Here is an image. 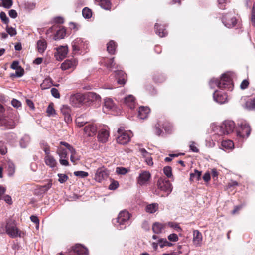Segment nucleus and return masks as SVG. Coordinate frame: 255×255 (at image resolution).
<instances>
[{
  "instance_id": "obj_1",
  "label": "nucleus",
  "mask_w": 255,
  "mask_h": 255,
  "mask_svg": "<svg viewBox=\"0 0 255 255\" xmlns=\"http://www.w3.org/2000/svg\"><path fill=\"white\" fill-rule=\"evenodd\" d=\"M235 123L233 121H225L221 125L216 126L213 129L215 135L212 136L213 139L215 140H220L221 139H218L216 137L232 133L235 128Z\"/></svg>"
},
{
  "instance_id": "obj_2",
  "label": "nucleus",
  "mask_w": 255,
  "mask_h": 255,
  "mask_svg": "<svg viewBox=\"0 0 255 255\" xmlns=\"http://www.w3.org/2000/svg\"><path fill=\"white\" fill-rule=\"evenodd\" d=\"M209 85L211 88H214L216 86L220 89L228 88L230 90L233 89L232 79L228 73L223 74L220 80L212 78L209 82Z\"/></svg>"
},
{
  "instance_id": "obj_3",
  "label": "nucleus",
  "mask_w": 255,
  "mask_h": 255,
  "mask_svg": "<svg viewBox=\"0 0 255 255\" xmlns=\"http://www.w3.org/2000/svg\"><path fill=\"white\" fill-rule=\"evenodd\" d=\"M130 214L126 210L120 212L117 218L113 220V223L119 229H125L128 224Z\"/></svg>"
},
{
  "instance_id": "obj_4",
  "label": "nucleus",
  "mask_w": 255,
  "mask_h": 255,
  "mask_svg": "<svg viewBox=\"0 0 255 255\" xmlns=\"http://www.w3.org/2000/svg\"><path fill=\"white\" fill-rule=\"evenodd\" d=\"M5 229L6 233L12 238L21 237L23 235V233L18 229L15 223L12 220L7 222Z\"/></svg>"
},
{
  "instance_id": "obj_5",
  "label": "nucleus",
  "mask_w": 255,
  "mask_h": 255,
  "mask_svg": "<svg viewBox=\"0 0 255 255\" xmlns=\"http://www.w3.org/2000/svg\"><path fill=\"white\" fill-rule=\"evenodd\" d=\"M117 132L118 135L117 137V142L123 145L127 144L133 135L130 131H125L123 127H120Z\"/></svg>"
},
{
  "instance_id": "obj_6",
  "label": "nucleus",
  "mask_w": 255,
  "mask_h": 255,
  "mask_svg": "<svg viewBox=\"0 0 255 255\" xmlns=\"http://www.w3.org/2000/svg\"><path fill=\"white\" fill-rule=\"evenodd\" d=\"M157 186L161 191L166 193L168 195L172 191V186L169 180L160 178L157 181Z\"/></svg>"
},
{
  "instance_id": "obj_7",
  "label": "nucleus",
  "mask_w": 255,
  "mask_h": 255,
  "mask_svg": "<svg viewBox=\"0 0 255 255\" xmlns=\"http://www.w3.org/2000/svg\"><path fill=\"white\" fill-rule=\"evenodd\" d=\"M151 177V175L148 171L142 170L136 178L137 183L141 186L148 185Z\"/></svg>"
},
{
  "instance_id": "obj_8",
  "label": "nucleus",
  "mask_w": 255,
  "mask_h": 255,
  "mask_svg": "<svg viewBox=\"0 0 255 255\" xmlns=\"http://www.w3.org/2000/svg\"><path fill=\"white\" fill-rule=\"evenodd\" d=\"M87 44L81 38L75 39L72 43L73 53L76 54L80 50L86 48Z\"/></svg>"
},
{
  "instance_id": "obj_9",
  "label": "nucleus",
  "mask_w": 255,
  "mask_h": 255,
  "mask_svg": "<svg viewBox=\"0 0 255 255\" xmlns=\"http://www.w3.org/2000/svg\"><path fill=\"white\" fill-rule=\"evenodd\" d=\"M70 101L72 106L76 107H80L85 101V94L79 93L74 94L70 97Z\"/></svg>"
},
{
  "instance_id": "obj_10",
  "label": "nucleus",
  "mask_w": 255,
  "mask_h": 255,
  "mask_svg": "<svg viewBox=\"0 0 255 255\" xmlns=\"http://www.w3.org/2000/svg\"><path fill=\"white\" fill-rule=\"evenodd\" d=\"M240 130L237 133V135L242 138H247L250 134L251 129L249 125L245 122L240 124Z\"/></svg>"
},
{
  "instance_id": "obj_11",
  "label": "nucleus",
  "mask_w": 255,
  "mask_h": 255,
  "mask_svg": "<svg viewBox=\"0 0 255 255\" xmlns=\"http://www.w3.org/2000/svg\"><path fill=\"white\" fill-rule=\"evenodd\" d=\"M109 175L108 170L104 167H101L97 169L94 177V179L99 182L106 180Z\"/></svg>"
},
{
  "instance_id": "obj_12",
  "label": "nucleus",
  "mask_w": 255,
  "mask_h": 255,
  "mask_svg": "<svg viewBox=\"0 0 255 255\" xmlns=\"http://www.w3.org/2000/svg\"><path fill=\"white\" fill-rule=\"evenodd\" d=\"M222 22L224 25L228 28H232L235 26L237 23V19L233 13H228L223 17Z\"/></svg>"
},
{
  "instance_id": "obj_13",
  "label": "nucleus",
  "mask_w": 255,
  "mask_h": 255,
  "mask_svg": "<svg viewBox=\"0 0 255 255\" xmlns=\"http://www.w3.org/2000/svg\"><path fill=\"white\" fill-rule=\"evenodd\" d=\"M70 255H88V249L81 244H76L69 252Z\"/></svg>"
},
{
  "instance_id": "obj_14",
  "label": "nucleus",
  "mask_w": 255,
  "mask_h": 255,
  "mask_svg": "<svg viewBox=\"0 0 255 255\" xmlns=\"http://www.w3.org/2000/svg\"><path fill=\"white\" fill-rule=\"evenodd\" d=\"M55 49L57 52L55 54V56L57 60H62L66 56L68 51L67 46H61Z\"/></svg>"
},
{
  "instance_id": "obj_15",
  "label": "nucleus",
  "mask_w": 255,
  "mask_h": 255,
  "mask_svg": "<svg viewBox=\"0 0 255 255\" xmlns=\"http://www.w3.org/2000/svg\"><path fill=\"white\" fill-rule=\"evenodd\" d=\"M193 243L196 247H201L203 240V236L200 232L198 230H194L193 232Z\"/></svg>"
},
{
  "instance_id": "obj_16",
  "label": "nucleus",
  "mask_w": 255,
  "mask_h": 255,
  "mask_svg": "<svg viewBox=\"0 0 255 255\" xmlns=\"http://www.w3.org/2000/svg\"><path fill=\"white\" fill-rule=\"evenodd\" d=\"M61 112L64 116L65 121L69 123L72 122V117L71 116V109L68 105H62L60 108Z\"/></svg>"
},
{
  "instance_id": "obj_17",
  "label": "nucleus",
  "mask_w": 255,
  "mask_h": 255,
  "mask_svg": "<svg viewBox=\"0 0 255 255\" xmlns=\"http://www.w3.org/2000/svg\"><path fill=\"white\" fill-rule=\"evenodd\" d=\"M0 125L5 127L6 128L10 129L14 128L16 124L12 119L4 118L0 119Z\"/></svg>"
},
{
  "instance_id": "obj_18",
  "label": "nucleus",
  "mask_w": 255,
  "mask_h": 255,
  "mask_svg": "<svg viewBox=\"0 0 255 255\" xmlns=\"http://www.w3.org/2000/svg\"><path fill=\"white\" fill-rule=\"evenodd\" d=\"M85 100L87 102H99L101 100L100 96L94 92H88L85 94Z\"/></svg>"
},
{
  "instance_id": "obj_19",
  "label": "nucleus",
  "mask_w": 255,
  "mask_h": 255,
  "mask_svg": "<svg viewBox=\"0 0 255 255\" xmlns=\"http://www.w3.org/2000/svg\"><path fill=\"white\" fill-rule=\"evenodd\" d=\"M36 3L30 1H24L20 5V7L27 12H30L34 9Z\"/></svg>"
},
{
  "instance_id": "obj_20",
  "label": "nucleus",
  "mask_w": 255,
  "mask_h": 255,
  "mask_svg": "<svg viewBox=\"0 0 255 255\" xmlns=\"http://www.w3.org/2000/svg\"><path fill=\"white\" fill-rule=\"evenodd\" d=\"M115 76L119 84H125L127 80V75L123 71H115Z\"/></svg>"
},
{
  "instance_id": "obj_21",
  "label": "nucleus",
  "mask_w": 255,
  "mask_h": 255,
  "mask_svg": "<svg viewBox=\"0 0 255 255\" xmlns=\"http://www.w3.org/2000/svg\"><path fill=\"white\" fill-rule=\"evenodd\" d=\"M214 100L220 104L225 103L227 100V96L225 93L219 94L217 91H215L213 93Z\"/></svg>"
},
{
  "instance_id": "obj_22",
  "label": "nucleus",
  "mask_w": 255,
  "mask_h": 255,
  "mask_svg": "<svg viewBox=\"0 0 255 255\" xmlns=\"http://www.w3.org/2000/svg\"><path fill=\"white\" fill-rule=\"evenodd\" d=\"M150 109L147 107L141 106L138 110V117L141 119L147 118L150 113Z\"/></svg>"
},
{
  "instance_id": "obj_23",
  "label": "nucleus",
  "mask_w": 255,
  "mask_h": 255,
  "mask_svg": "<svg viewBox=\"0 0 255 255\" xmlns=\"http://www.w3.org/2000/svg\"><path fill=\"white\" fill-rule=\"evenodd\" d=\"M84 132L89 136L95 135L97 132V128L93 124H89L84 128Z\"/></svg>"
},
{
  "instance_id": "obj_24",
  "label": "nucleus",
  "mask_w": 255,
  "mask_h": 255,
  "mask_svg": "<svg viewBox=\"0 0 255 255\" xmlns=\"http://www.w3.org/2000/svg\"><path fill=\"white\" fill-rule=\"evenodd\" d=\"M109 136V131L106 129H102L99 132L98 138L100 142L104 143L108 140Z\"/></svg>"
},
{
  "instance_id": "obj_25",
  "label": "nucleus",
  "mask_w": 255,
  "mask_h": 255,
  "mask_svg": "<svg viewBox=\"0 0 255 255\" xmlns=\"http://www.w3.org/2000/svg\"><path fill=\"white\" fill-rule=\"evenodd\" d=\"M45 164L51 168L56 166L57 162L54 158L49 154L46 155L44 158Z\"/></svg>"
},
{
  "instance_id": "obj_26",
  "label": "nucleus",
  "mask_w": 255,
  "mask_h": 255,
  "mask_svg": "<svg viewBox=\"0 0 255 255\" xmlns=\"http://www.w3.org/2000/svg\"><path fill=\"white\" fill-rule=\"evenodd\" d=\"M52 85L57 87L59 86V84H53L52 79L48 77L43 81V82L40 84V87L42 89L44 90L49 89Z\"/></svg>"
},
{
  "instance_id": "obj_27",
  "label": "nucleus",
  "mask_w": 255,
  "mask_h": 255,
  "mask_svg": "<svg viewBox=\"0 0 255 255\" xmlns=\"http://www.w3.org/2000/svg\"><path fill=\"white\" fill-rule=\"evenodd\" d=\"M76 66V62L75 61L71 60H66L63 62L61 65V68L62 70H66L72 68Z\"/></svg>"
},
{
  "instance_id": "obj_28",
  "label": "nucleus",
  "mask_w": 255,
  "mask_h": 255,
  "mask_svg": "<svg viewBox=\"0 0 255 255\" xmlns=\"http://www.w3.org/2000/svg\"><path fill=\"white\" fill-rule=\"evenodd\" d=\"M124 102L130 109H133L135 107V99L131 95H129L128 97H125Z\"/></svg>"
},
{
  "instance_id": "obj_29",
  "label": "nucleus",
  "mask_w": 255,
  "mask_h": 255,
  "mask_svg": "<svg viewBox=\"0 0 255 255\" xmlns=\"http://www.w3.org/2000/svg\"><path fill=\"white\" fill-rule=\"evenodd\" d=\"M95 1L104 9L109 10L111 8V3L109 0H95Z\"/></svg>"
},
{
  "instance_id": "obj_30",
  "label": "nucleus",
  "mask_w": 255,
  "mask_h": 255,
  "mask_svg": "<svg viewBox=\"0 0 255 255\" xmlns=\"http://www.w3.org/2000/svg\"><path fill=\"white\" fill-rule=\"evenodd\" d=\"M37 47L39 53H43L47 47L46 41L44 39L38 40L37 42Z\"/></svg>"
},
{
  "instance_id": "obj_31",
  "label": "nucleus",
  "mask_w": 255,
  "mask_h": 255,
  "mask_svg": "<svg viewBox=\"0 0 255 255\" xmlns=\"http://www.w3.org/2000/svg\"><path fill=\"white\" fill-rule=\"evenodd\" d=\"M165 225L159 222H156L152 225L153 232L155 234H160L164 229Z\"/></svg>"
},
{
  "instance_id": "obj_32",
  "label": "nucleus",
  "mask_w": 255,
  "mask_h": 255,
  "mask_svg": "<svg viewBox=\"0 0 255 255\" xmlns=\"http://www.w3.org/2000/svg\"><path fill=\"white\" fill-rule=\"evenodd\" d=\"M155 30L156 33L160 37H165L167 34V32L166 30L159 25L157 23L155 25Z\"/></svg>"
},
{
  "instance_id": "obj_33",
  "label": "nucleus",
  "mask_w": 255,
  "mask_h": 255,
  "mask_svg": "<svg viewBox=\"0 0 255 255\" xmlns=\"http://www.w3.org/2000/svg\"><path fill=\"white\" fill-rule=\"evenodd\" d=\"M222 149L224 150L232 149L234 145L232 141L230 140H224L221 143Z\"/></svg>"
},
{
  "instance_id": "obj_34",
  "label": "nucleus",
  "mask_w": 255,
  "mask_h": 255,
  "mask_svg": "<svg viewBox=\"0 0 255 255\" xmlns=\"http://www.w3.org/2000/svg\"><path fill=\"white\" fill-rule=\"evenodd\" d=\"M158 209V204L157 203H152L147 205L146 206L145 210L148 213H154Z\"/></svg>"
},
{
  "instance_id": "obj_35",
  "label": "nucleus",
  "mask_w": 255,
  "mask_h": 255,
  "mask_svg": "<svg viewBox=\"0 0 255 255\" xmlns=\"http://www.w3.org/2000/svg\"><path fill=\"white\" fill-rule=\"evenodd\" d=\"M30 141V138L28 135H25L20 140V146L22 148L27 147Z\"/></svg>"
},
{
  "instance_id": "obj_36",
  "label": "nucleus",
  "mask_w": 255,
  "mask_h": 255,
  "mask_svg": "<svg viewBox=\"0 0 255 255\" xmlns=\"http://www.w3.org/2000/svg\"><path fill=\"white\" fill-rule=\"evenodd\" d=\"M104 107L108 109H113L115 108V103L113 100L110 98L105 99Z\"/></svg>"
},
{
  "instance_id": "obj_37",
  "label": "nucleus",
  "mask_w": 255,
  "mask_h": 255,
  "mask_svg": "<svg viewBox=\"0 0 255 255\" xmlns=\"http://www.w3.org/2000/svg\"><path fill=\"white\" fill-rule=\"evenodd\" d=\"M107 51L110 54H113L115 53V49H116V44L115 42L111 40L109 42L107 43Z\"/></svg>"
},
{
  "instance_id": "obj_38",
  "label": "nucleus",
  "mask_w": 255,
  "mask_h": 255,
  "mask_svg": "<svg viewBox=\"0 0 255 255\" xmlns=\"http://www.w3.org/2000/svg\"><path fill=\"white\" fill-rule=\"evenodd\" d=\"M57 153L59 155L60 158H67V149L62 147H59L57 150Z\"/></svg>"
},
{
  "instance_id": "obj_39",
  "label": "nucleus",
  "mask_w": 255,
  "mask_h": 255,
  "mask_svg": "<svg viewBox=\"0 0 255 255\" xmlns=\"http://www.w3.org/2000/svg\"><path fill=\"white\" fill-rule=\"evenodd\" d=\"M65 34V30L63 28L60 29L57 31L56 34L55 35L54 37V39L55 40L62 39L64 37Z\"/></svg>"
},
{
  "instance_id": "obj_40",
  "label": "nucleus",
  "mask_w": 255,
  "mask_h": 255,
  "mask_svg": "<svg viewBox=\"0 0 255 255\" xmlns=\"http://www.w3.org/2000/svg\"><path fill=\"white\" fill-rule=\"evenodd\" d=\"M8 167H7V171H8V175L9 176H12L14 175L15 173V165L11 162H8L7 163Z\"/></svg>"
},
{
  "instance_id": "obj_41",
  "label": "nucleus",
  "mask_w": 255,
  "mask_h": 255,
  "mask_svg": "<svg viewBox=\"0 0 255 255\" xmlns=\"http://www.w3.org/2000/svg\"><path fill=\"white\" fill-rule=\"evenodd\" d=\"M82 14L85 18L89 19L92 17V10L88 7H85L82 10Z\"/></svg>"
},
{
  "instance_id": "obj_42",
  "label": "nucleus",
  "mask_w": 255,
  "mask_h": 255,
  "mask_svg": "<svg viewBox=\"0 0 255 255\" xmlns=\"http://www.w3.org/2000/svg\"><path fill=\"white\" fill-rule=\"evenodd\" d=\"M40 147L43 150L46 155L50 154V147L46 142L44 141L41 142Z\"/></svg>"
},
{
  "instance_id": "obj_43",
  "label": "nucleus",
  "mask_w": 255,
  "mask_h": 255,
  "mask_svg": "<svg viewBox=\"0 0 255 255\" xmlns=\"http://www.w3.org/2000/svg\"><path fill=\"white\" fill-rule=\"evenodd\" d=\"M201 175V172L195 170L194 173L190 174V180H193L194 179H196L197 180H199L200 179Z\"/></svg>"
},
{
  "instance_id": "obj_44",
  "label": "nucleus",
  "mask_w": 255,
  "mask_h": 255,
  "mask_svg": "<svg viewBox=\"0 0 255 255\" xmlns=\"http://www.w3.org/2000/svg\"><path fill=\"white\" fill-rule=\"evenodd\" d=\"M77 125L79 127H82L86 124L87 122L84 120L83 116H80L77 117L75 120Z\"/></svg>"
},
{
  "instance_id": "obj_45",
  "label": "nucleus",
  "mask_w": 255,
  "mask_h": 255,
  "mask_svg": "<svg viewBox=\"0 0 255 255\" xmlns=\"http://www.w3.org/2000/svg\"><path fill=\"white\" fill-rule=\"evenodd\" d=\"M115 65V63H114V58L108 59L105 62V66L107 69H109L110 70H111L114 68Z\"/></svg>"
},
{
  "instance_id": "obj_46",
  "label": "nucleus",
  "mask_w": 255,
  "mask_h": 255,
  "mask_svg": "<svg viewBox=\"0 0 255 255\" xmlns=\"http://www.w3.org/2000/svg\"><path fill=\"white\" fill-rule=\"evenodd\" d=\"M7 140L10 143H13L17 139V136L14 133H10L6 136Z\"/></svg>"
},
{
  "instance_id": "obj_47",
  "label": "nucleus",
  "mask_w": 255,
  "mask_h": 255,
  "mask_svg": "<svg viewBox=\"0 0 255 255\" xmlns=\"http://www.w3.org/2000/svg\"><path fill=\"white\" fill-rule=\"evenodd\" d=\"M0 18L2 22H3L4 24H6L7 25L8 24L9 22V19L4 12L1 11L0 13Z\"/></svg>"
},
{
  "instance_id": "obj_48",
  "label": "nucleus",
  "mask_w": 255,
  "mask_h": 255,
  "mask_svg": "<svg viewBox=\"0 0 255 255\" xmlns=\"http://www.w3.org/2000/svg\"><path fill=\"white\" fill-rule=\"evenodd\" d=\"M46 112L49 116L53 115L55 114V110L53 107V104H50L47 108Z\"/></svg>"
},
{
  "instance_id": "obj_49",
  "label": "nucleus",
  "mask_w": 255,
  "mask_h": 255,
  "mask_svg": "<svg viewBox=\"0 0 255 255\" xmlns=\"http://www.w3.org/2000/svg\"><path fill=\"white\" fill-rule=\"evenodd\" d=\"M128 172V170L123 167H118L116 169V172L118 174L125 175Z\"/></svg>"
},
{
  "instance_id": "obj_50",
  "label": "nucleus",
  "mask_w": 255,
  "mask_h": 255,
  "mask_svg": "<svg viewBox=\"0 0 255 255\" xmlns=\"http://www.w3.org/2000/svg\"><path fill=\"white\" fill-rule=\"evenodd\" d=\"M168 226L175 229L177 232H181L182 229L179 226L178 224L174 222H168Z\"/></svg>"
},
{
  "instance_id": "obj_51",
  "label": "nucleus",
  "mask_w": 255,
  "mask_h": 255,
  "mask_svg": "<svg viewBox=\"0 0 255 255\" xmlns=\"http://www.w3.org/2000/svg\"><path fill=\"white\" fill-rule=\"evenodd\" d=\"M74 175L77 177L84 178L88 176V173L83 171H77L74 172Z\"/></svg>"
},
{
  "instance_id": "obj_52",
  "label": "nucleus",
  "mask_w": 255,
  "mask_h": 255,
  "mask_svg": "<svg viewBox=\"0 0 255 255\" xmlns=\"http://www.w3.org/2000/svg\"><path fill=\"white\" fill-rule=\"evenodd\" d=\"M163 172L165 175L168 178L172 176V169L170 166H166L163 169Z\"/></svg>"
},
{
  "instance_id": "obj_53",
  "label": "nucleus",
  "mask_w": 255,
  "mask_h": 255,
  "mask_svg": "<svg viewBox=\"0 0 255 255\" xmlns=\"http://www.w3.org/2000/svg\"><path fill=\"white\" fill-rule=\"evenodd\" d=\"M6 30L7 32L11 36H15L17 33L16 30L14 28H13L12 27H9L8 25L6 27Z\"/></svg>"
},
{
  "instance_id": "obj_54",
  "label": "nucleus",
  "mask_w": 255,
  "mask_h": 255,
  "mask_svg": "<svg viewBox=\"0 0 255 255\" xmlns=\"http://www.w3.org/2000/svg\"><path fill=\"white\" fill-rule=\"evenodd\" d=\"M58 181L60 183H64L68 180V176L65 174L59 173L58 174Z\"/></svg>"
},
{
  "instance_id": "obj_55",
  "label": "nucleus",
  "mask_w": 255,
  "mask_h": 255,
  "mask_svg": "<svg viewBox=\"0 0 255 255\" xmlns=\"http://www.w3.org/2000/svg\"><path fill=\"white\" fill-rule=\"evenodd\" d=\"M24 74V69L21 67L16 70L15 73L13 74V76L16 77H21ZM12 76V75H11Z\"/></svg>"
},
{
  "instance_id": "obj_56",
  "label": "nucleus",
  "mask_w": 255,
  "mask_h": 255,
  "mask_svg": "<svg viewBox=\"0 0 255 255\" xmlns=\"http://www.w3.org/2000/svg\"><path fill=\"white\" fill-rule=\"evenodd\" d=\"M189 147L190 150H191L193 152L198 153L199 152V149L196 147V143L193 141H191L190 142Z\"/></svg>"
},
{
  "instance_id": "obj_57",
  "label": "nucleus",
  "mask_w": 255,
  "mask_h": 255,
  "mask_svg": "<svg viewBox=\"0 0 255 255\" xmlns=\"http://www.w3.org/2000/svg\"><path fill=\"white\" fill-rule=\"evenodd\" d=\"M0 152L3 155L7 153V148L4 142L2 141H0Z\"/></svg>"
},
{
  "instance_id": "obj_58",
  "label": "nucleus",
  "mask_w": 255,
  "mask_h": 255,
  "mask_svg": "<svg viewBox=\"0 0 255 255\" xmlns=\"http://www.w3.org/2000/svg\"><path fill=\"white\" fill-rule=\"evenodd\" d=\"M51 93L52 95L56 98H59L60 97L58 90L55 88H51Z\"/></svg>"
},
{
  "instance_id": "obj_59",
  "label": "nucleus",
  "mask_w": 255,
  "mask_h": 255,
  "mask_svg": "<svg viewBox=\"0 0 255 255\" xmlns=\"http://www.w3.org/2000/svg\"><path fill=\"white\" fill-rule=\"evenodd\" d=\"M251 20L254 26L255 27V3H254L252 7Z\"/></svg>"
},
{
  "instance_id": "obj_60",
  "label": "nucleus",
  "mask_w": 255,
  "mask_h": 255,
  "mask_svg": "<svg viewBox=\"0 0 255 255\" xmlns=\"http://www.w3.org/2000/svg\"><path fill=\"white\" fill-rule=\"evenodd\" d=\"M168 239L170 241L177 242L178 240V237L176 234L172 233L168 236Z\"/></svg>"
},
{
  "instance_id": "obj_61",
  "label": "nucleus",
  "mask_w": 255,
  "mask_h": 255,
  "mask_svg": "<svg viewBox=\"0 0 255 255\" xmlns=\"http://www.w3.org/2000/svg\"><path fill=\"white\" fill-rule=\"evenodd\" d=\"M163 128L164 129L165 131L167 133L170 132L172 130V128H171V125L168 123L164 124L163 125Z\"/></svg>"
},
{
  "instance_id": "obj_62",
  "label": "nucleus",
  "mask_w": 255,
  "mask_h": 255,
  "mask_svg": "<svg viewBox=\"0 0 255 255\" xmlns=\"http://www.w3.org/2000/svg\"><path fill=\"white\" fill-rule=\"evenodd\" d=\"M247 105L250 109L255 110V99H254L251 101L247 102Z\"/></svg>"
},
{
  "instance_id": "obj_63",
  "label": "nucleus",
  "mask_w": 255,
  "mask_h": 255,
  "mask_svg": "<svg viewBox=\"0 0 255 255\" xmlns=\"http://www.w3.org/2000/svg\"><path fill=\"white\" fill-rule=\"evenodd\" d=\"M119 183L117 181H113L109 186V189L110 190H115L118 188Z\"/></svg>"
},
{
  "instance_id": "obj_64",
  "label": "nucleus",
  "mask_w": 255,
  "mask_h": 255,
  "mask_svg": "<svg viewBox=\"0 0 255 255\" xmlns=\"http://www.w3.org/2000/svg\"><path fill=\"white\" fill-rule=\"evenodd\" d=\"M9 16L12 18H16L17 17V13L16 10L11 9L9 11Z\"/></svg>"
}]
</instances>
